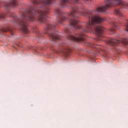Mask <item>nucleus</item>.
I'll list each match as a JSON object with an SVG mask.
<instances>
[{
	"label": "nucleus",
	"mask_w": 128,
	"mask_h": 128,
	"mask_svg": "<svg viewBox=\"0 0 128 128\" xmlns=\"http://www.w3.org/2000/svg\"><path fill=\"white\" fill-rule=\"evenodd\" d=\"M64 32H66V34H70V31L68 28H66L64 30Z\"/></svg>",
	"instance_id": "nucleus-13"
},
{
	"label": "nucleus",
	"mask_w": 128,
	"mask_h": 128,
	"mask_svg": "<svg viewBox=\"0 0 128 128\" xmlns=\"http://www.w3.org/2000/svg\"><path fill=\"white\" fill-rule=\"evenodd\" d=\"M62 52L64 54V56H68V52H70V50L65 49L64 51H62Z\"/></svg>",
	"instance_id": "nucleus-8"
},
{
	"label": "nucleus",
	"mask_w": 128,
	"mask_h": 128,
	"mask_svg": "<svg viewBox=\"0 0 128 128\" xmlns=\"http://www.w3.org/2000/svg\"><path fill=\"white\" fill-rule=\"evenodd\" d=\"M115 13L116 14H118V16H122V13H120V10H116Z\"/></svg>",
	"instance_id": "nucleus-12"
},
{
	"label": "nucleus",
	"mask_w": 128,
	"mask_h": 128,
	"mask_svg": "<svg viewBox=\"0 0 128 128\" xmlns=\"http://www.w3.org/2000/svg\"><path fill=\"white\" fill-rule=\"evenodd\" d=\"M126 31L128 32V24L126 25Z\"/></svg>",
	"instance_id": "nucleus-15"
},
{
	"label": "nucleus",
	"mask_w": 128,
	"mask_h": 128,
	"mask_svg": "<svg viewBox=\"0 0 128 128\" xmlns=\"http://www.w3.org/2000/svg\"><path fill=\"white\" fill-rule=\"evenodd\" d=\"M56 26L52 24H48L46 28L44 30V33L48 36L52 40H60V32L54 30Z\"/></svg>",
	"instance_id": "nucleus-2"
},
{
	"label": "nucleus",
	"mask_w": 128,
	"mask_h": 128,
	"mask_svg": "<svg viewBox=\"0 0 128 128\" xmlns=\"http://www.w3.org/2000/svg\"><path fill=\"white\" fill-rule=\"evenodd\" d=\"M16 0H10V4H6L4 6L6 10H8L10 8H16Z\"/></svg>",
	"instance_id": "nucleus-5"
},
{
	"label": "nucleus",
	"mask_w": 128,
	"mask_h": 128,
	"mask_svg": "<svg viewBox=\"0 0 128 128\" xmlns=\"http://www.w3.org/2000/svg\"><path fill=\"white\" fill-rule=\"evenodd\" d=\"M0 32H12V30L8 27H6L0 29Z\"/></svg>",
	"instance_id": "nucleus-6"
},
{
	"label": "nucleus",
	"mask_w": 128,
	"mask_h": 128,
	"mask_svg": "<svg viewBox=\"0 0 128 128\" xmlns=\"http://www.w3.org/2000/svg\"><path fill=\"white\" fill-rule=\"evenodd\" d=\"M6 18V15L0 14V18Z\"/></svg>",
	"instance_id": "nucleus-14"
},
{
	"label": "nucleus",
	"mask_w": 128,
	"mask_h": 128,
	"mask_svg": "<svg viewBox=\"0 0 128 128\" xmlns=\"http://www.w3.org/2000/svg\"><path fill=\"white\" fill-rule=\"evenodd\" d=\"M68 0H61L60 6L62 8H64L66 6V4H67Z\"/></svg>",
	"instance_id": "nucleus-7"
},
{
	"label": "nucleus",
	"mask_w": 128,
	"mask_h": 128,
	"mask_svg": "<svg viewBox=\"0 0 128 128\" xmlns=\"http://www.w3.org/2000/svg\"><path fill=\"white\" fill-rule=\"evenodd\" d=\"M120 42H122L116 40L114 38H110L106 42V44H108V46H116L118 44H120Z\"/></svg>",
	"instance_id": "nucleus-4"
},
{
	"label": "nucleus",
	"mask_w": 128,
	"mask_h": 128,
	"mask_svg": "<svg viewBox=\"0 0 128 128\" xmlns=\"http://www.w3.org/2000/svg\"><path fill=\"white\" fill-rule=\"evenodd\" d=\"M35 52H36V50H35Z\"/></svg>",
	"instance_id": "nucleus-21"
},
{
	"label": "nucleus",
	"mask_w": 128,
	"mask_h": 128,
	"mask_svg": "<svg viewBox=\"0 0 128 128\" xmlns=\"http://www.w3.org/2000/svg\"><path fill=\"white\" fill-rule=\"evenodd\" d=\"M13 18H14V20H13L14 22H16V16H14Z\"/></svg>",
	"instance_id": "nucleus-16"
},
{
	"label": "nucleus",
	"mask_w": 128,
	"mask_h": 128,
	"mask_svg": "<svg viewBox=\"0 0 128 128\" xmlns=\"http://www.w3.org/2000/svg\"><path fill=\"white\" fill-rule=\"evenodd\" d=\"M115 31H116V29L114 28H111L109 30V32H112V33H110V34H114V32Z\"/></svg>",
	"instance_id": "nucleus-11"
},
{
	"label": "nucleus",
	"mask_w": 128,
	"mask_h": 128,
	"mask_svg": "<svg viewBox=\"0 0 128 128\" xmlns=\"http://www.w3.org/2000/svg\"><path fill=\"white\" fill-rule=\"evenodd\" d=\"M114 28H118V26L117 25H116V24H114Z\"/></svg>",
	"instance_id": "nucleus-17"
},
{
	"label": "nucleus",
	"mask_w": 128,
	"mask_h": 128,
	"mask_svg": "<svg viewBox=\"0 0 128 128\" xmlns=\"http://www.w3.org/2000/svg\"><path fill=\"white\" fill-rule=\"evenodd\" d=\"M50 8L46 6H40L39 8L32 7L26 10L22 16V20H20L24 34H28L30 30L28 28V20L34 22L38 20L40 22H44V20L48 18L47 14H50Z\"/></svg>",
	"instance_id": "nucleus-1"
},
{
	"label": "nucleus",
	"mask_w": 128,
	"mask_h": 128,
	"mask_svg": "<svg viewBox=\"0 0 128 128\" xmlns=\"http://www.w3.org/2000/svg\"><path fill=\"white\" fill-rule=\"evenodd\" d=\"M100 46V45H94L92 44H89V46H90V48H96V46Z\"/></svg>",
	"instance_id": "nucleus-10"
},
{
	"label": "nucleus",
	"mask_w": 128,
	"mask_h": 128,
	"mask_svg": "<svg viewBox=\"0 0 128 128\" xmlns=\"http://www.w3.org/2000/svg\"><path fill=\"white\" fill-rule=\"evenodd\" d=\"M122 44H124L128 45V40L127 38H124L122 42Z\"/></svg>",
	"instance_id": "nucleus-9"
},
{
	"label": "nucleus",
	"mask_w": 128,
	"mask_h": 128,
	"mask_svg": "<svg viewBox=\"0 0 128 128\" xmlns=\"http://www.w3.org/2000/svg\"><path fill=\"white\" fill-rule=\"evenodd\" d=\"M78 0H74V1H75V2H78Z\"/></svg>",
	"instance_id": "nucleus-19"
},
{
	"label": "nucleus",
	"mask_w": 128,
	"mask_h": 128,
	"mask_svg": "<svg viewBox=\"0 0 128 128\" xmlns=\"http://www.w3.org/2000/svg\"><path fill=\"white\" fill-rule=\"evenodd\" d=\"M70 36H72V35H70Z\"/></svg>",
	"instance_id": "nucleus-22"
},
{
	"label": "nucleus",
	"mask_w": 128,
	"mask_h": 128,
	"mask_svg": "<svg viewBox=\"0 0 128 128\" xmlns=\"http://www.w3.org/2000/svg\"><path fill=\"white\" fill-rule=\"evenodd\" d=\"M98 40H102L100 38H98Z\"/></svg>",
	"instance_id": "nucleus-18"
},
{
	"label": "nucleus",
	"mask_w": 128,
	"mask_h": 128,
	"mask_svg": "<svg viewBox=\"0 0 128 128\" xmlns=\"http://www.w3.org/2000/svg\"><path fill=\"white\" fill-rule=\"evenodd\" d=\"M52 0H32V3L34 6H40L41 4H50Z\"/></svg>",
	"instance_id": "nucleus-3"
},
{
	"label": "nucleus",
	"mask_w": 128,
	"mask_h": 128,
	"mask_svg": "<svg viewBox=\"0 0 128 128\" xmlns=\"http://www.w3.org/2000/svg\"><path fill=\"white\" fill-rule=\"evenodd\" d=\"M17 46H18V44H17Z\"/></svg>",
	"instance_id": "nucleus-20"
}]
</instances>
